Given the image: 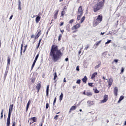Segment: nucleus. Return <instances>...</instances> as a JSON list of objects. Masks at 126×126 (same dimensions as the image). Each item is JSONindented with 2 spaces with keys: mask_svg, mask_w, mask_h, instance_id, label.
<instances>
[{
  "mask_svg": "<svg viewBox=\"0 0 126 126\" xmlns=\"http://www.w3.org/2000/svg\"><path fill=\"white\" fill-rule=\"evenodd\" d=\"M82 80L84 83H86V82H87V77L85 76L84 78L82 79Z\"/></svg>",
  "mask_w": 126,
  "mask_h": 126,
  "instance_id": "obj_19",
  "label": "nucleus"
},
{
  "mask_svg": "<svg viewBox=\"0 0 126 126\" xmlns=\"http://www.w3.org/2000/svg\"><path fill=\"white\" fill-rule=\"evenodd\" d=\"M77 20H80L81 16L83 15V10H82V6H80L77 11Z\"/></svg>",
  "mask_w": 126,
  "mask_h": 126,
  "instance_id": "obj_4",
  "label": "nucleus"
},
{
  "mask_svg": "<svg viewBox=\"0 0 126 126\" xmlns=\"http://www.w3.org/2000/svg\"><path fill=\"white\" fill-rule=\"evenodd\" d=\"M124 97L123 95L121 96L119 98V101H122V100H124Z\"/></svg>",
  "mask_w": 126,
  "mask_h": 126,
  "instance_id": "obj_37",
  "label": "nucleus"
},
{
  "mask_svg": "<svg viewBox=\"0 0 126 126\" xmlns=\"http://www.w3.org/2000/svg\"><path fill=\"white\" fill-rule=\"evenodd\" d=\"M22 48H23V43L21 45V56H22Z\"/></svg>",
  "mask_w": 126,
  "mask_h": 126,
  "instance_id": "obj_32",
  "label": "nucleus"
},
{
  "mask_svg": "<svg viewBox=\"0 0 126 126\" xmlns=\"http://www.w3.org/2000/svg\"><path fill=\"white\" fill-rule=\"evenodd\" d=\"M124 71H125V67H122L121 68L120 74H122L123 73H124Z\"/></svg>",
  "mask_w": 126,
  "mask_h": 126,
  "instance_id": "obj_28",
  "label": "nucleus"
},
{
  "mask_svg": "<svg viewBox=\"0 0 126 126\" xmlns=\"http://www.w3.org/2000/svg\"><path fill=\"white\" fill-rule=\"evenodd\" d=\"M100 67V64H98V65H96L95 67H94V68L95 69H97L98 68Z\"/></svg>",
  "mask_w": 126,
  "mask_h": 126,
  "instance_id": "obj_44",
  "label": "nucleus"
},
{
  "mask_svg": "<svg viewBox=\"0 0 126 126\" xmlns=\"http://www.w3.org/2000/svg\"><path fill=\"white\" fill-rule=\"evenodd\" d=\"M83 94L84 95H86V91H84V92H83Z\"/></svg>",
  "mask_w": 126,
  "mask_h": 126,
  "instance_id": "obj_57",
  "label": "nucleus"
},
{
  "mask_svg": "<svg viewBox=\"0 0 126 126\" xmlns=\"http://www.w3.org/2000/svg\"><path fill=\"white\" fill-rule=\"evenodd\" d=\"M81 82V80L78 79L76 81V83H77V84H80Z\"/></svg>",
  "mask_w": 126,
  "mask_h": 126,
  "instance_id": "obj_34",
  "label": "nucleus"
},
{
  "mask_svg": "<svg viewBox=\"0 0 126 126\" xmlns=\"http://www.w3.org/2000/svg\"><path fill=\"white\" fill-rule=\"evenodd\" d=\"M88 85L89 86H91V87H93V83H88Z\"/></svg>",
  "mask_w": 126,
  "mask_h": 126,
  "instance_id": "obj_40",
  "label": "nucleus"
},
{
  "mask_svg": "<svg viewBox=\"0 0 126 126\" xmlns=\"http://www.w3.org/2000/svg\"><path fill=\"white\" fill-rule=\"evenodd\" d=\"M73 22H74V19H71L69 21L70 24L73 23Z\"/></svg>",
  "mask_w": 126,
  "mask_h": 126,
  "instance_id": "obj_35",
  "label": "nucleus"
},
{
  "mask_svg": "<svg viewBox=\"0 0 126 126\" xmlns=\"http://www.w3.org/2000/svg\"><path fill=\"white\" fill-rule=\"evenodd\" d=\"M98 74L97 72H94L91 76V79H94L96 77V75Z\"/></svg>",
  "mask_w": 126,
  "mask_h": 126,
  "instance_id": "obj_16",
  "label": "nucleus"
},
{
  "mask_svg": "<svg viewBox=\"0 0 126 126\" xmlns=\"http://www.w3.org/2000/svg\"><path fill=\"white\" fill-rule=\"evenodd\" d=\"M66 6H64L63 9V10H65V11H66Z\"/></svg>",
  "mask_w": 126,
  "mask_h": 126,
  "instance_id": "obj_54",
  "label": "nucleus"
},
{
  "mask_svg": "<svg viewBox=\"0 0 126 126\" xmlns=\"http://www.w3.org/2000/svg\"><path fill=\"white\" fill-rule=\"evenodd\" d=\"M49 103H47L46 104V109H49Z\"/></svg>",
  "mask_w": 126,
  "mask_h": 126,
  "instance_id": "obj_42",
  "label": "nucleus"
},
{
  "mask_svg": "<svg viewBox=\"0 0 126 126\" xmlns=\"http://www.w3.org/2000/svg\"><path fill=\"white\" fill-rule=\"evenodd\" d=\"M58 118H59V115H56L54 117V120H55V121H57V120H58Z\"/></svg>",
  "mask_w": 126,
  "mask_h": 126,
  "instance_id": "obj_36",
  "label": "nucleus"
},
{
  "mask_svg": "<svg viewBox=\"0 0 126 126\" xmlns=\"http://www.w3.org/2000/svg\"><path fill=\"white\" fill-rule=\"evenodd\" d=\"M63 82H66V80H65V78L63 79Z\"/></svg>",
  "mask_w": 126,
  "mask_h": 126,
  "instance_id": "obj_62",
  "label": "nucleus"
},
{
  "mask_svg": "<svg viewBox=\"0 0 126 126\" xmlns=\"http://www.w3.org/2000/svg\"><path fill=\"white\" fill-rule=\"evenodd\" d=\"M3 109H2V110H1V116H3Z\"/></svg>",
  "mask_w": 126,
  "mask_h": 126,
  "instance_id": "obj_51",
  "label": "nucleus"
},
{
  "mask_svg": "<svg viewBox=\"0 0 126 126\" xmlns=\"http://www.w3.org/2000/svg\"><path fill=\"white\" fill-rule=\"evenodd\" d=\"M18 8L19 9V10H21V2L20 1H19Z\"/></svg>",
  "mask_w": 126,
  "mask_h": 126,
  "instance_id": "obj_24",
  "label": "nucleus"
},
{
  "mask_svg": "<svg viewBox=\"0 0 126 126\" xmlns=\"http://www.w3.org/2000/svg\"><path fill=\"white\" fill-rule=\"evenodd\" d=\"M115 62V63H118V62H119V60H114V61Z\"/></svg>",
  "mask_w": 126,
  "mask_h": 126,
  "instance_id": "obj_56",
  "label": "nucleus"
},
{
  "mask_svg": "<svg viewBox=\"0 0 126 126\" xmlns=\"http://www.w3.org/2000/svg\"><path fill=\"white\" fill-rule=\"evenodd\" d=\"M49 31H50V30H48L46 32L47 36H48V34H49Z\"/></svg>",
  "mask_w": 126,
  "mask_h": 126,
  "instance_id": "obj_59",
  "label": "nucleus"
},
{
  "mask_svg": "<svg viewBox=\"0 0 126 126\" xmlns=\"http://www.w3.org/2000/svg\"><path fill=\"white\" fill-rule=\"evenodd\" d=\"M77 31V30H73L72 33H76Z\"/></svg>",
  "mask_w": 126,
  "mask_h": 126,
  "instance_id": "obj_48",
  "label": "nucleus"
},
{
  "mask_svg": "<svg viewBox=\"0 0 126 126\" xmlns=\"http://www.w3.org/2000/svg\"><path fill=\"white\" fill-rule=\"evenodd\" d=\"M41 41H42V39H39L38 44L36 47V49H39V47H40V45L41 44Z\"/></svg>",
  "mask_w": 126,
  "mask_h": 126,
  "instance_id": "obj_25",
  "label": "nucleus"
},
{
  "mask_svg": "<svg viewBox=\"0 0 126 126\" xmlns=\"http://www.w3.org/2000/svg\"><path fill=\"white\" fill-rule=\"evenodd\" d=\"M41 83H38L37 84V86H36V89L37 90V93H39V91H40V89H41Z\"/></svg>",
  "mask_w": 126,
  "mask_h": 126,
  "instance_id": "obj_11",
  "label": "nucleus"
},
{
  "mask_svg": "<svg viewBox=\"0 0 126 126\" xmlns=\"http://www.w3.org/2000/svg\"><path fill=\"white\" fill-rule=\"evenodd\" d=\"M109 97L108 95L105 94L103 96V99L101 100V103H106L108 101Z\"/></svg>",
  "mask_w": 126,
  "mask_h": 126,
  "instance_id": "obj_9",
  "label": "nucleus"
},
{
  "mask_svg": "<svg viewBox=\"0 0 126 126\" xmlns=\"http://www.w3.org/2000/svg\"><path fill=\"white\" fill-rule=\"evenodd\" d=\"M56 102H57V97H55L54 101H53V105H56Z\"/></svg>",
  "mask_w": 126,
  "mask_h": 126,
  "instance_id": "obj_38",
  "label": "nucleus"
},
{
  "mask_svg": "<svg viewBox=\"0 0 126 126\" xmlns=\"http://www.w3.org/2000/svg\"><path fill=\"white\" fill-rule=\"evenodd\" d=\"M105 0H94L93 6V10L94 12L96 13L103 9L105 5Z\"/></svg>",
  "mask_w": 126,
  "mask_h": 126,
  "instance_id": "obj_2",
  "label": "nucleus"
},
{
  "mask_svg": "<svg viewBox=\"0 0 126 126\" xmlns=\"http://www.w3.org/2000/svg\"><path fill=\"white\" fill-rule=\"evenodd\" d=\"M105 34V32H101L100 35H104Z\"/></svg>",
  "mask_w": 126,
  "mask_h": 126,
  "instance_id": "obj_64",
  "label": "nucleus"
},
{
  "mask_svg": "<svg viewBox=\"0 0 126 126\" xmlns=\"http://www.w3.org/2000/svg\"><path fill=\"white\" fill-rule=\"evenodd\" d=\"M66 30L67 32H70V25L67 24L66 26Z\"/></svg>",
  "mask_w": 126,
  "mask_h": 126,
  "instance_id": "obj_15",
  "label": "nucleus"
},
{
  "mask_svg": "<svg viewBox=\"0 0 126 126\" xmlns=\"http://www.w3.org/2000/svg\"><path fill=\"white\" fill-rule=\"evenodd\" d=\"M61 33H62V34H63V32H64V31L63 30H61Z\"/></svg>",
  "mask_w": 126,
  "mask_h": 126,
  "instance_id": "obj_52",
  "label": "nucleus"
},
{
  "mask_svg": "<svg viewBox=\"0 0 126 126\" xmlns=\"http://www.w3.org/2000/svg\"><path fill=\"white\" fill-rule=\"evenodd\" d=\"M59 10H56L55 11V13L54 15V19H57V18H58V15L59 14Z\"/></svg>",
  "mask_w": 126,
  "mask_h": 126,
  "instance_id": "obj_12",
  "label": "nucleus"
},
{
  "mask_svg": "<svg viewBox=\"0 0 126 126\" xmlns=\"http://www.w3.org/2000/svg\"><path fill=\"white\" fill-rule=\"evenodd\" d=\"M102 20H103V16L102 15V14H100L97 16V18L94 21V25H95V26H97L98 24L102 22Z\"/></svg>",
  "mask_w": 126,
  "mask_h": 126,
  "instance_id": "obj_5",
  "label": "nucleus"
},
{
  "mask_svg": "<svg viewBox=\"0 0 126 126\" xmlns=\"http://www.w3.org/2000/svg\"><path fill=\"white\" fill-rule=\"evenodd\" d=\"M41 30H39V32H37V33L36 34V35L34 36V40H37V39L38 38V37H40V35H41Z\"/></svg>",
  "mask_w": 126,
  "mask_h": 126,
  "instance_id": "obj_10",
  "label": "nucleus"
},
{
  "mask_svg": "<svg viewBox=\"0 0 126 126\" xmlns=\"http://www.w3.org/2000/svg\"><path fill=\"white\" fill-rule=\"evenodd\" d=\"M13 110V104L10 105L8 115L7 119L6 126H9L10 125V116H11V113Z\"/></svg>",
  "mask_w": 126,
  "mask_h": 126,
  "instance_id": "obj_3",
  "label": "nucleus"
},
{
  "mask_svg": "<svg viewBox=\"0 0 126 126\" xmlns=\"http://www.w3.org/2000/svg\"><path fill=\"white\" fill-rule=\"evenodd\" d=\"M30 122V125H31L33 124V123H36L37 122V117H32L31 118L29 119V122Z\"/></svg>",
  "mask_w": 126,
  "mask_h": 126,
  "instance_id": "obj_6",
  "label": "nucleus"
},
{
  "mask_svg": "<svg viewBox=\"0 0 126 126\" xmlns=\"http://www.w3.org/2000/svg\"><path fill=\"white\" fill-rule=\"evenodd\" d=\"M49 88H50V85H47L46 87V96H49Z\"/></svg>",
  "mask_w": 126,
  "mask_h": 126,
  "instance_id": "obj_17",
  "label": "nucleus"
},
{
  "mask_svg": "<svg viewBox=\"0 0 126 126\" xmlns=\"http://www.w3.org/2000/svg\"><path fill=\"white\" fill-rule=\"evenodd\" d=\"M35 80H36V79H35V78H32V83H35Z\"/></svg>",
  "mask_w": 126,
  "mask_h": 126,
  "instance_id": "obj_41",
  "label": "nucleus"
},
{
  "mask_svg": "<svg viewBox=\"0 0 126 126\" xmlns=\"http://www.w3.org/2000/svg\"><path fill=\"white\" fill-rule=\"evenodd\" d=\"M65 62H68V58H65Z\"/></svg>",
  "mask_w": 126,
  "mask_h": 126,
  "instance_id": "obj_58",
  "label": "nucleus"
},
{
  "mask_svg": "<svg viewBox=\"0 0 126 126\" xmlns=\"http://www.w3.org/2000/svg\"><path fill=\"white\" fill-rule=\"evenodd\" d=\"M112 42V40H108L106 43L105 45H107V44H110Z\"/></svg>",
  "mask_w": 126,
  "mask_h": 126,
  "instance_id": "obj_39",
  "label": "nucleus"
},
{
  "mask_svg": "<svg viewBox=\"0 0 126 126\" xmlns=\"http://www.w3.org/2000/svg\"><path fill=\"white\" fill-rule=\"evenodd\" d=\"M102 79H104V80H106V78L104 76H103Z\"/></svg>",
  "mask_w": 126,
  "mask_h": 126,
  "instance_id": "obj_61",
  "label": "nucleus"
},
{
  "mask_svg": "<svg viewBox=\"0 0 126 126\" xmlns=\"http://www.w3.org/2000/svg\"><path fill=\"white\" fill-rule=\"evenodd\" d=\"M76 70H77L78 71H79V70H80L79 66H77L76 67Z\"/></svg>",
  "mask_w": 126,
  "mask_h": 126,
  "instance_id": "obj_47",
  "label": "nucleus"
},
{
  "mask_svg": "<svg viewBox=\"0 0 126 126\" xmlns=\"http://www.w3.org/2000/svg\"><path fill=\"white\" fill-rule=\"evenodd\" d=\"M7 65H9L10 64V58L9 57H7Z\"/></svg>",
  "mask_w": 126,
  "mask_h": 126,
  "instance_id": "obj_26",
  "label": "nucleus"
},
{
  "mask_svg": "<svg viewBox=\"0 0 126 126\" xmlns=\"http://www.w3.org/2000/svg\"><path fill=\"white\" fill-rule=\"evenodd\" d=\"M92 95H93V94L92 92H88L86 93L87 96H92Z\"/></svg>",
  "mask_w": 126,
  "mask_h": 126,
  "instance_id": "obj_23",
  "label": "nucleus"
},
{
  "mask_svg": "<svg viewBox=\"0 0 126 126\" xmlns=\"http://www.w3.org/2000/svg\"><path fill=\"white\" fill-rule=\"evenodd\" d=\"M62 37H63V35H62V34H59L58 37V41H61L62 39Z\"/></svg>",
  "mask_w": 126,
  "mask_h": 126,
  "instance_id": "obj_33",
  "label": "nucleus"
},
{
  "mask_svg": "<svg viewBox=\"0 0 126 126\" xmlns=\"http://www.w3.org/2000/svg\"><path fill=\"white\" fill-rule=\"evenodd\" d=\"M65 10H63V11L61 12V16L62 17H63L64 16V15L65 14Z\"/></svg>",
  "mask_w": 126,
  "mask_h": 126,
  "instance_id": "obj_22",
  "label": "nucleus"
},
{
  "mask_svg": "<svg viewBox=\"0 0 126 126\" xmlns=\"http://www.w3.org/2000/svg\"><path fill=\"white\" fill-rule=\"evenodd\" d=\"M75 88H76V87L75 86H73V89L74 90V89H75Z\"/></svg>",
  "mask_w": 126,
  "mask_h": 126,
  "instance_id": "obj_63",
  "label": "nucleus"
},
{
  "mask_svg": "<svg viewBox=\"0 0 126 126\" xmlns=\"http://www.w3.org/2000/svg\"><path fill=\"white\" fill-rule=\"evenodd\" d=\"M33 38H34V34H32L31 36V39H33Z\"/></svg>",
  "mask_w": 126,
  "mask_h": 126,
  "instance_id": "obj_55",
  "label": "nucleus"
},
{
  "mask_svg": "<svg viewBox=\"0 0 126 126\" xmlns=\"http://www.w3.org/2000/svg\"><path fill=\"white\" fill-rule=\"evenodd\" d=\"M64 23L63 22H61V24H60V26H63V25Z\"/></svg>",
  "mask_w": 126,
  "mask_h": 126,
  "instance_id": "obj_49",
  "label": "nucleus"
},
{
  "mask_svg": "<svg viewBox=\"0 0 126 126\" xmlns=\"http://www.w3.org/2000/svg\"><path fill=\"white\" fill-rule=\"evenodd\" d=\"M76 109V106H72L69 111V114L71 113V111H73Z\"/></svg>",
  "mask_w": 126,
  "mask_h": 126,
  "instance_id": "obj_14",
  "label": "nucleus"
},
{
  "mask_svg": "<svg viewBox=\"0 0 126 126\" xmlns=\"http://www.w3.org/2000/svg\"><path fill=\"white\" fill-rule=\"evenodd\" d=\"M81 26L80 24H77L71 28V30H77L79 28H80Z\"/></svg>",
  "mask_w": 126,
  "mask_h": 126,
  "instance_id": "obj_7",
  "label": "nucleus"
},
{
  "mask_svg": "<svg viewBox=\"0 0 126 126\" xmlns=\"http://www.w3.org/2000/svg\"><path fill=\"white\" fill-rule=\"evenodd\" d=\"M31 103V101L30 100H29V101L27 103V107H26V112L28 111V109H29V106Z\"/></svg>",
  "mask_w": 126,
  "mask_h": 126,
  "instance_id": "obj_20",
  "label": "nucleus"
},
{
  "mask_svg": "<svg viewBox=\"0 0 126 126\" xmlns=\"http://www.w3.org/2000/svg\"><path fill=\"white\" fill-rule=\"evenodd\" d=\"M84 20H85V16H83L81 18L80 23H82L83 22V21H84Z\"/></svg>",
  "mask_w": 126,
  "mask_h": 126,
  "instance_id": "obj_29",
  "label": "nucleus"
},
{
  "mask_svg": "<svg viewBox=\"0 0 126 126\" xmlns=\"http://www.w3.org/2000/svg\"><path fill=\"white\" fill-rule=\"evenodd\" d=\"M34 66L32 65V67H31V70H32L33 69V68H34Z\"/></svg>",
  "mask_w": 126,
  "mask_h": 126,
  "instance_id": "obj_60",
  "label": "nucleus"
},
{
  "mask_svg": "<svg viewBox=\"0 0 126 126\" xmlns=\"http://www.w3.org/2000/svg\"><path fill=\"white\" fill-rule=\"evenodd\" d=\"M35 63H36V61H33V63L32 65L35 66Z\"/></svg>",
  "mask_w": 126,
  "mask_h": 126,
  "instance_id": "obj_50",
  "label": "nucleus"
},
{
  "mask_svg": "<svg viewBox=\"0 0 126 126\" xmlns=\"http://www.w3.org/2000/svg\"><path fill=\"white\" fill-rule=\"evenodd\" d=\"M107 82L108 84V87L109 88H110L111 86H112L113 82H114V80L113 79V78H110L108 79V81H107Z\"/></svg>",
  "mask_w": 126,
  "mask_h": 126,
  "instance_id": "obj_8",
  "label": "nucleus"
},
{
  "mask_svg": "<svg viewBox=\"0 0 126 126\" xmlns=\"http://www.w3.org/2000/svg\"><path fill=\"white\" fill-rule=\"evenodd\" d=\"M57 77H58V75H57V72H55L54 73V80H56V79H57Z\"/></svg>",
  "mask_w": 126,
  "mask_h": 126,
  "instance_id": "obj_30",
  "label": "nucleus"
},
{
  "mask_svg": "<svg viewBox=\"0 0 126 126\" xmlns=\"http://www.w3.org/2000/svg\"><path fill=\"white\" fill-rule=\"evenodd\" d=\"M63 53L62 52L61 49H59V46L56 44H53L49 54V56L54 63H57L59 60H61Z\"/></svg>",
  "mask_w": 126,
  "mask_h": 126,
  "instance_id": "obj_1",
  "label": "nucleus"
},
{
  "mask_svg": "<svg viewBox=\"0 0 126 126\" xmlns=\"http://www.w3.org/2000/svg\"><path fill=\"white\" fill-rule=\"evenodd\" d=\"M118 91H119V90L118 89V88H117V87H115L114 89V95H115V96H118Z\"/></svg>",
  "mask_w": 126,
  "mask_h": 126,
  "instance_id": "obj_13",
  "label": "nucleus"
},
{
  "mask_svg": "<svg viewBox=\"0 0 126 126\" xmlns=\"http://www.w3.org/2000/svg\"><path fill=\"white\" fill-rule=\"evenodd\" d=\"M39 53L36 55V56L35 58V59L34 60V62H37V60H38V58H39Z\"/></svg>",
  "mask_w": 126,
  "mask_h": 126,
  "instance_id": "obj_31",
  "label": "nucleus"
},
{
  "mask_svg": "<svg viewBox=\"0 0 126 126\" xmlns=\"http://www.w3.org/2000/svg\"><path fill=\"white\" fill-rule=\"evenodd\" d=\"M99 92H100L99 91H98V90H97V89H96L94 90V93H99Z\"/></svg>",
  "mask_w": 126,
  "mask_h": 126,
  "instance_id": "obj_45",
  "label": "nucleus"
},
{
  "mask_svg": "<svg viewBox=\"0 0 126 126\" xmlns=\"http://www.w3.org/2000/svg\"><path fill=\"white\" fill-rule=\"evenodd\" d=\"M88 48H89V45L88 44L86 46L85 48V50H87L88 49Z\"/></svg>",
  "mask_w": 126,
  "mask_h": 126,
  "instance_id": "obj_43",
  "label": "nucleus"
},
{
  "mask_svg": "<svg viewBox=\"0 0 126 126\" xmlns=\"http://www.w3.org/2000/svg\"><path fill=\"white\" fill-rule=\"evenodd\" d=\"M63 93H62L60 96V101H62V100H63Z\"/></svg>",
  "mask_w": 126,
  "mask_h": 126,
  "instance_id": "obj_27",
  "label": "nucleus"
},
{
  "mask_svg": "<svg viewBox=\"0 0 126 126\" xmlns=\"http://www.w3.org/2000/svg\"><path fill=\"white\" fill-rule=\"evenodd\" d=\"M101 42H102V40H99V41L96 42L94 44V46H95V47L98 46L99 45H100V44H101Z\"/></svg>",
  "mask_w": 126,
  "mask_h": 126,
  "instance_id": "obj_21",
  "label": "nucleus"
},
{
  "mask_svg": "<svg viewBox=\"0 0 126 126\" xmlns=\"http://www.w3.org/2000/svg\"><path fill=\"white\" fill-rule=\"evenodd\" d=\"M41 20V17L38 16L36 17L35 19V22L36 23H39V21Z\"/></svg>",
  "mask_w": 126,
  "mask_h": 126,
  "instance_id": "obj_18",
  "label": "nucleus"
},
{
  "mask_svg": "<svg viewBox=\"0 0 126 126\" xmlns=\"http://www.w3.org/2000/svg\"><path fill=\"white\" fill-rule=\"evenodd\" d=\"M12 17H13V15H11L10 18H9V19L10 20H11L12 19Z\"/></svg>",
  "mask_w": 126,
  "mask_h": 126,
  "instance_id": "obj_53",
  "label": "nucleus"
},
{
  "mask_svg": "<svg viewBox=\"0 0 126 126\" xmlns=\"http://www.w3.org/2000/svg\"><path fill=\"white\" fill-rule=\"evenodd\" d=\"M15 125H16V122H15V121H14L13 122V124L12 125V126H15Z\"/></svg>",
  "mask_w": 126,
  "mask_h": 126,
  "instance_id": "obj_46",
  "label": "nucleus"
}]
</instances>
